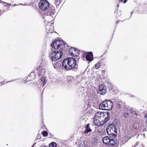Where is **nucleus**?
Wrapping results in <instances>:
<instances>
[{
    "label": "nucleus",
    "instance_id": "obj_25",
    "mask_svg": "<svg viewBox=\"0 0 147 147\" xmlns=\"http://www.w3.org/2000/svg\"><path fill=\"white\" fill-rule=\"evenodd\" d=\"M127 1V0H124V1H123V3H125Z\"/></svg>",
    "mask_w": 147,
    "mask_h": 147
},
{
    "label": "nucleus",
    "instance_id": "obj_19",
    "mask_svg": "<svg viewBox=\"0 0 147 147\" xmlns=\"http://www.w3.org/2000/svg\"><path fill=\"white\" fill-rule=\"evenodd\" d=\"M57 144L55 142L51 143L49 145V147H56Z\"/></svg>",
    "mask_w": 147,
    "mask_h": 147
},
{
    "label": "nucleus",
    "instance_id": "obj_7",
    "mask_svg": "<svg viewBox=\"0 0 147 147\" xmlns=\"http://www.w3.org/2000/svg\"><path fill=\"white\" fill-rule=\"evenodd\" d=\"M47 66L45 61H42L37 68V71L39 75L44 74L45 72Z\"/></svg>",
    "mask_w": 147,
    "mask_h": 147
},
{
    "label": "nucleus",
    "instance_id": "obj_31",
    "mask_svg": "<svg viewBox=\"0 0 147 147\" xmlns=\"http://www.w3.org/2000/svg\"><path fill=\"white\" fill-rule=\"evenodd\" d=\"M42 147H47V146H43Z\"/></svg>",
    "mask_w": 147,
    "mask_h": 147
},
{
    "label": "nucleus",
    "instance_id": "obj_20",
    "mask_svg": "<svg viewBox=\"0 0 147 147\" xmlns=\"http://www.w3.org/2000/svg\"><path fill=\"white\" fill-rule=\"evenodd\" d=\"M42 134L44 136H47L48 135L47 132V131H44L42 132Z\"/></svg>",
    "mask_w": 147,
    "mask_h": 147
},
{
    "label": "nucleus",
    "instance_id": "obj_2",
    "mask_svg": "<svg viewBox=\"0 0 147 147\" xmlns=\"http://www.w3.org/2000/svg\"><path fill=\"white\" fill-rule=\"evenodd\" d=\"M110 118V116L108 112H98L95 114L93 118L94 123L96 125L100 126L107 122Z\"/></svg>",
    "mask_w": 147,
    "mask_h": 147
},
{
    "label": "nucleus",
    "instance_id": "obj_18",
    "mask_svg": "<svg viewBox=\"0 0 147 147\" xmlns=\"http://www.w3.org/2000/svg\"><path fill=\"white\" fill-rule=\"evenodd\" d=\"M35 74H34V72H32L28 76V78H29V77H30L31 76H32V78L34 79L35 78Z\"/></svg>",
    "mask_w": 147,
    "mask_h": 147
},
{
    "label": "nucleus",
    "instance_id": "obj_1",
    "mask_svg": "<svg viewBox=\"0 0 147 147\" xmlns=\"http://www.w3.org/2000/svg\"><path fill=\"white\" fill-rule=\"evenodd\" d=\"M51 47L53 49L51 50L49 54V57L51 61L52 62H54L53 63L54 65L55 68L59 66V61L55 62L60 59L63 54V51L61 50H63L65 47V43L62 40H57L53 42L51 44Z\"/></svg>",
    "mask_w": 147,
    "mask_h": 147
},
{
    "label": "nucleus",
    "instance_id": "obj_8",
    "mask_svg": "<svg viewBox=\"0 0 147 147\" xmlns=\"http://www.w3.org/2000/svg\"><path fill=\"white\" fill-rule=\"evenodd\" d=\"M40 8L42 11H45L48 9L49 6V2L45 0H41L39 3Z\"/></svg>",
    "mask_w": 147,
    "mask_h": 147
},
{
    "label": "nucleus",
    "instance_id": "obj_29",
    "mask_svg": "<svg viewBox=\"0 0 147 147\" xmlns=\"http://www.w3.org/2000/svg\"><path fill=\"white\" fill-rule=\"evenodd\" d=\"M16 5H12V6H15Z\"/></svg>",
    "mask_w": 147,
    "mask_h": 147
},
{
    "label": "nucleus",
    "instance_id": "obj_23",
    "mask_svg": "<svg viewBox=\"0 0 147 147\" xmlns=\"http://www.w3.org/2000/svg\"><path fill=\"white\" fill-rule=\"evenodd\" d=\"M138 125V124L137 123H135L133 125V127L134 129H136Z\"/></svg>",
    "mask_w": 147,
    "mask_h": 147
},
{
    "label": "nucleus",
    "instance_id": "obj_9",
    "mask_svg": "<svg viewBox=\"0 0 147 147\" xmlns=\"http://www.w3.org/2000/svg\"><path fill=\"white\" fill-rule=\"evenodd\" d=\"M106 87L104 84L100 85L98 89V93L101 95H104L106 92Z\"/></svg>",
    "mask_w": 147,
    "mask_h": 147
},
{
    "label": "nucleus",
    "instance_id": "obj_3",
    "mask_svg": "<svg viewBox=\"0 0 147 147\" xmlns=\"http://www.w3.org/2000/svg\"><path fill=\"white\" fill-rule=\"evenodd\" d=\"M62 66L67 70L77 68L76 61L72 57L65 59L62 62Z\"/></svg>",
    "mask_w": 147,
    "mask_h": 147
},
{
    "label": "nucleus",
    "instance_id": "obj_5",
    "mask_svg": "<svg viewBox=\"0 0 147 147\" xmlns=\"http://www.w3.org/2000/svg\"><path fill=\"white\" fill-rule=\"evenodd\" d=\"M107 132L109 135L113 138L116 136L117 134V129L115 125L113 124L109 125L106 129Z\"/></svg>",
    "mask_w": 147,
    "mask_h": 147
},
{
    "label": "nucleus",
    "instance_id": "obj_24",
    "mask_svg": "<svg viewBox=\"0 0 147 147\" xmlns=\"http://www.w3.org/2000/svg\"><path fill=\"white\" fill-rule=\"evenodd\" d=\"M16 79H15V80H11V81H8L7 82H6V83H8V82H13V81H16Z\"/></svg>",
    "mask_w": 147,
    "mask_h": 147
},
{
    "label": "nucleus",
    "instance_id": "obj_16",
    "mask_svg": "<svg viewBox=\"0 0 147 147\" xmlns=\"http://www.w3.org/2000/svg\"><path fill=\"white\" fill-rule=\"evenodd\" d=\"M109 143V144H108L111 145H114L115 144V140H114L113 139H110V140Z\"/></svg>",
    "mask_w": 147,
    "mask_h": 147
},
{
    "label": "nucleus",
    "instance_id": "obj_15",
    "mask_svg": "<svg viewBox=\"0 0 147 147\" xmlns=\"http://www.w3.org/2000/svg\"><path fill=\"white\" fill-rule=\"evenodd\" d=\"M91 131V130L89 127V124H88L86 127V129L85 131V133H88V132Z\"/></svg>",
    "mask_w": 147,
    "mask_h": 147
},
{
    "label": "nucleus",
    "instance_id": "obj_22",
    "mask_svg": "<svg viewBox=\"0 0 147 147\" xmlns=\"http://www.w3.org/2000/svg\"><path fill=\"white\" fill-rule=\"evenodd\" d=\"M128 116V113H125L123 114V116L124 117V118H127Z\"/></svg>",
    "mask_w": 147,
    "mask_h": 147
},
{
    "label": "nucleus",
    "instance_id": "obj_30",
    "mask_svg": "<svg viewBox=\"0 0 147 147\" xmlns=\"http://www.w3.org/2000/svg\"><path fill=\"white\" fill-rule=\"evenodd\" d=\"M8 5H9V6H10L11 5V4H8Z\"/></svg>",
    "mask_w": 147,
    "mask_h": 147
},
{
    "label": "nucleus",
    "instance_id": "obj_26",
    "mask_svg": "<svg viewBox=\"0 0 147 147\" xmlns=\"http://www.w3.org/2000/svg\"><path fill=\"white\" fill-rule=\"evenodd\" d=\"M145 117L146 118V122H147V114L145 115Z\"/></svg>",
    "mask_w": 147,
    "mask_h": 147
},
{
    "label": "nucleus",
    "instance_id": "obj_13",
    "mask_svg": "<svg viewBox=\"0 0 147 147\" xmlns=\"http://www.w3.org/2000/svg\"><path fill=\"white\" fill-rule=\"evenodd\" d=\"M110 139L107 136L104 137L102 139L103 143L106 144H108L109 143Z\"/></svg>",
    "mask_w": 147,
    "mask_h": 147
},
{
    "label": "nucleus",
    "instance_id": "obj_10",
    "mask_svg": "<svg viewBox=\"0 0 147 147\" xmlns=\"http://www.w3.org/2000/svg\"><path fill=\"white\" fill-rule=\"evenodd\" d=\"M69 52L70 55L72 56H77L79 54L78 50L73 47L69 49Z\"/></svg>",
    "mask_w": 147,
    "mask_h": 147
},
{
    "label": "nucleus",
    "instance_id": "obj_11",
    "mask_svg": "<svg viewBox=\"0 0 147 147\" xmlns=\"http://www.w3.org/2000/svg\"><path fill=\"white\" fill-rule=\"evenodd\" d=\"M86 58L87 60L89 61H92L93 59V55L92 52L88 53L86 56Z\"/></svg>",
    "mask_w": 147,
    "mask_h": 147
},
{
    "label": "nucleus",
    "instance_id": "obj_21",
    "mask_svg": "<svg viewBox=\"0 0 147 147\" xmlns=\"http://www.w3.org/2000/svg\"><path fill=\"white\" fill-rule=\"evenodd\" d=\"M100 67V63H98L96 64L95 65V67L96 69H98Z\"/></svg>",
    "mask_w": 147,
    "mask_h": 147
},
{
    "label": "nucleus",
    "instance_id": "obj_17",
    "mask_svg": "<svg viewBox=\"0 0 147 147\" xmlns=\"http://www.w3.org/2000/svg\"><path fill=\"white\" fill-rule=\"evenodd\" d=\"M53 28V26L52 25H50L49 26V25L46 26V29L47 30H48L49 31H52V29Z\"/></svg>",
    "mask_w": 147,
    "mask_h": 147
},
{
    "label": "nucleus",
    "instance_id": "obj_28",
    "mask_svg": "<svg viewBox=\"0 0 147 147\" xmlns=\"http://www.w3.org/2000/svg\"><path fill=\"white\" fill-rule=\"evenodd\" d=\"M123 0H119V1L120 2H122L123 1Z\"/></svg>",
    "mask_w": 147,
    "mask_h": 147
},
{
    "label": "nucleus",
    "instance_id": "obj_6",
    "mask_svg": "<svg viewBox=\"0 0 147 147\" xmlns=\"http://www.w3.org/2000/svg\"><path fill=\"white\" fill-rule=\"evenodd\" d=\"M55 13L54 9H51L48 12H45L43 13V19L45 20V22L49 23L53 20V17Z\"/></svg>",
    "mask_w": 147,
    "mask_h": 147
},
{
    "label": "nucleus",
    "instance_id": "obj_27",
    "mask_svg": "<svg viewBox=\"0 0 147 147\" xmlns=\"http://www.w3.org/2000/svg\"><path fill=\"white\" fill-rule=\"evenodd\" d=\"M3 4H5V6H7V5H6V4H7V3H6L5 2H3Z\"/></svg>",
    "mask_w": 147,
    "mask_h": 147
},
{
    "label": "nucleus",
    "instance_id": "obj_4",
    "mask_svg": "<svg viewBox=\"0 0 147 147\" xmlns=\"http://www.w3.org/2000/svg\"><path fill=\"white\" fill-rule=\"evenodd\" d=\"M113 106V102L109 100H106L102 102L99 105L100 109L102 110H110Z\"/></svg>",
    "mask_w": 147,
    "mask_h": 147
},
{
    "label": "nucleus",
    "instance_id": "obj_14",
    "mask_svg": "<svg viewBox=\"0 0 147 147\" xmlns=\"http://www.w3.org/2000/svg\"><path fill=\"white\" fill-rule=\"evenodd\" d=\"M124 107V105H123L122 102H119L116 106V108L118 110L120 111L121 109Z\"/></svg>",
    "mask_w": 147,
    "mask_h": 147
},
{
    "label": "nucleus",
    "instance_id": "obj_12",
    "mask_svg": "<svg viewBox=\"0 0 147 147\" xmlns=\"http://www.w3.org/2000/svg\"><path fill=\"white\" fill-rule=\"evenodd\" d=\"M46 78L45 77L43 76L41 77L40 79V82L41 84H43L42 87H43L44 85L47 83V81L46 80Z\"/></svg>",
    "mask_w": 147,
    "mask_h": 147
}]
</instances>
